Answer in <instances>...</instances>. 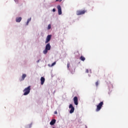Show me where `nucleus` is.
Returning <instances> with one entry per match:
<instances>
[{
	"label": "nucleus",
	"mask_w": 128,
	"mask_h": 128,
	"mask_svg": "<svg viewBox=\"0 0 128 128\" xmlns=\"http://www.w3.org/2000/svg\"><path fill=\"white\" fill-rule=\"evenodd\" d=\"M102 106H104V102H101L97 106L96 108V112H100V110L102 109Z\"/></svg>",
	"instance_id": "7ed1b4c3"
},
{
	"label": "nucleus",
	"mask_w": 128,
	"mask_h": 128,
	"mask_svg": "<svg viewBox=\"0 0 128 128\" xmlns=\"http://www.w3.org/2000/svg\"><path fill=\"white\" fill-rule=\"evenodd\" d=\"M86 72L87 74H88V69L86 70Z\"/></svg>",
	"instance_id": "6ab92c4d"
},
{
	"label": "nucleus",
	"mask_w": 128,
	"mask_h": 128,
	"mask_svg": "<svg viewBox=\"0 0 128 128\" xmlns=\"http://www.w3.org/2000/svg\"><path fill=\"white\" fill-rule=\"evenodd\" d=\"M26 78V74H23L22 76V78L20 80H24Z\"/></svg>",
	"instance_id": "f8f14e48"
},
{
	"label": "nucleus",
	"mask_w": 128,
	"mask_h": 128,
	"mask_svg": "<svg viewBox=\"0 0 128 128\" xmlns=\"http://www.w3.org/2000/svg\"><path fill=\"white\" fill-rule=\"evenodd\" d=\"M62 0H56V2H60Z\"/></svg>",
	"instance_id": "aec40b11"
},
{
	"label": "nucleus",
	"mask_w": 128,
	"mask_h": 128,
	"mask_svg": "<svg viewBox=\"0 0 128 128\" xmlns=\"http://www.w3.org/2000/svg\"><path fill=\"white\" fill-rule=\"evenodd\" d=\"M57 8L58 10V14L59 15L62 14V7L58 5L57 6Z\"/></svg>",
	"instance_id": "6e6552de"
},
{
	"label": "nucleus",
	"mask_w": 128,
	"mask_h": 128,
	"mask_svg": "<svg viewBox=\"0 0 128 128\" xmlns=\"http://www.w3.org/2000/svg\"><path fill=\"white\" fill-rule=\"evenodd\" d=\"M69 108H71L70 111V114H72L74 112V106H72V104H70Z\"/></svg>",
	"instance_id": "423d86ee"
},
{
	"label": "nucleus",
	"mask_w": 128,
	"mask_h": 128,
	"mask_svg": "<svg viewBox=\"0 0 128 128\" xmlns=\"http://www.w3.org/2000/svg\"><path fill=\"white\" fill-rule=\"evenodd\" d=\"M96 88H98V81H97L96 82Z\"/></svg>",
	"instance_id": "2eb2a0df"
},
{
	"label": "nucleus",
	"mask_w": 128,
	"mask_h": 128,
	"mask_svg": "<svg viewBox=\"0 0 128 128\" xmlns=\"http://www.w3.org/2000/svg\"><path fill=\"white\" fill-rule=\"evenodd\" d=\"M31 20H32V18H28V20H27V22H30V21Z\"/></svg>",
	"instance_id": "a211bd4d"
},
{
	"label": "nucleus",
	"mask_w": 128,
	"mask_h": 128,
	"mask_svg": "<svg viewBox=\"0 0 128 128\" xmlns=\"http://www.w3.org/2000/svg\"><path fill=\"white\" fill-rule=\"evenodd\" d=\"M54 114H58V112H56V111L55 112H54Z\"/></svg>",
	"instance_id": "5701e85b"
},
{
	"label": "nucleus",
	"mask_w": 128,
	"mask_h": 128,
	"mask_svg": "<svg viewBox=\"0 0 128 128\" xmlns=\"http://www.w3.org/2000/svg\"><path fill=\"white\" fill-rule=\"evenodd\" d=\"M52 38V35H48L46 37L45 44H48L50 40V39Z\"/></svg>",
	"instance_id": "0eeeda50"
},
{
	"label": "nucleus",
	"mask_w": 128,
	"mask_h": 128,
	"mask_svg": "<svg viewBox=\"0 0 128 128\" xmlns=\"http://www.w3.org/2000/svg\"><path fill=\"white\" fill-rule=\"evenodd\" d=\"M46 80V79L44 77H41L40 78V82H41V84L42 86L44 84V81Z\"/></svg>",
	"instance_id": "1a4fd4ad"
},
{
	"label": "nucleus",
	"mask_w": 128,
	"mask_h": 128,
	"mask_svg": "<svg viewBox=\"0 0 128 128\" xmlns=\"http://www.w3.org/2000/svg\"><path fill=\"white\" fill-rule=\"evenodd\" d=\"M50 28H52V26H51L50 24H49L48 25V30H50Z\"/></svg>",
	"instance_id": "4468645a"
},
{
	"label": "nucleus",
	"mask_w": 128,
	"mask_h": 128,
	"mask_svg": "<svg viewBox=\"0 0 128 128\" xmlns=\"http://www.w3.org/2000/svg\"><path fill=\"white\" fill-rule=\"evenodd\" d=\"M80 60L82 62H84V60H86V58H84V56H81L80 58Z\"/></svg>",
	"instance_id": "ddd939ff"
},
{
	"label": "nucleus",
	"mask_w": 128,
	"mask_h": 128,
	"mask_svg": "<svg viewBox=\"0 0 128 128\" xmlns=\"http://www.w3.org/2000/svg\"><path fill=\"white\" fill-rule=\"evenodd\" d=\"M56 64V62H53L52 65H51V66H54Z\"/></svg>",
	"instance_id": "dca6fc26"
},
{
	"label": "nucleus",
	"mask_w": 128,
	"mask_h": 128,
	"mask_svg": "<svg viewBox=\"0 0 128 128\" xmlns=\"http://www.w3.org/2000/svg\"><path fill=\"white\" fill-rule=\"evenodd\" d=\"M16 2V0H14Z\"/></svg>",
	"instance_id": "b1692460"
},
{
	"label": "nucleus",
	"mask_w": 128,
	"mask_h": 128,
	"mask_svg": "<svg viewBox=\"0 0 128 128\" xmlns=\"http://www.w3.org/2000/svg\"><path fill=\"white\" fill-rule=\"evenodd\" d=\"M52 12H56V9L55 8H53L52 9Z\"/></svg>",
	"instance_id": "412c9836"
},
{
	"label": "nucleus",
	"mask_w": 128,
	"mask_h": 128,
	"mask_svg": "<svg viewBox=\"0 0 128 128\" xmlns=\"http://www.w3.org/2000/svg\"><path fill=\"white\" fill-rule=\"evenodd\" d=\"M21 21H22V17L16 18V22H20Z\"/></svg>",
	"instance_id": "9b49d317"
},
{
	"label": "nucleus",
	"mask_w": 128,
	"mask_h": 128,
	"mask_svg": "<svg viewBox=\"0 0 128 128\" xmlns=\"http://www.w3.org/2000/svg\"><path fill=\"white\" fill-rule=\"evenodd\" d=\"M56 120L54 119L52 120L50 122V126H54V124H56Z\"/></svg>",
	"instance_id": "9d476101"
},
{
	"label": "nucleus",
	"mask_w": 128,
	"mask_h": 128,
	"mask_svg": "<svg viewBox=\"0 0 128 128\" xmlns=\"http://www.w3.org/2000/svg\"><path fill=\"white\" fill-rule=\"evenodd\" d=\"M24 96H28V94L30 92V86H28V87L25 88L23 90Z\"/></svg>",
	"instance_id": "f03ea898"
},
{
	"label": "nucleus",
	"mask_w": 128,
	"mask_h": 128,
	"mask_svg": "<svg viewBox=\"0 0 128 128\" xmlns=\"http://www.w3.org/2000/svg\"><path fill=\"white\" fill-rule=\"evenodd\" d=\"M30 22H28V21H27V22H26V26H28V23H29Z\"/></svg>",
	"instance_id": "4be33fe9"
},
{
	"label": "nucleus",
	"mask_w": 128,
	"mask_h": 128,
	"mask_svg": "<svg viewBox=\"0 0 128 128\" xmlns=\"http://www.w3.org/2000/svg\"><path fill=\"white\" fill-rule=\"evenodd\" d=\"M67 68H70V63H68L67 64Z\"/></svg>",
	"instance_id": "f3484780"
},
{
	"label": "nucleus",
	"mask_w": 128,
	"mask_h": 128,
	"mask_svg": "<svg viewBox=\"0 0 128 128\" xmlns=\"http://www.w3.org/2000/svg\"><path fill=\"white\" fill-rule=\"evenodd\" d=\"M40 62V60H38V62Z\"/></svg>",
	"instance_id": "393cba45"
},
{
	"label": "nucleus",
	"mask_w": 128,
	"mask_h": 128,
	"mask_svg": "<svg viewBox=\"0 0 128 128\" xmlns=\"http://www.w3.org/2000/svg\"><path fill=\"white\" fill-rule=\"evenodd\" d=\"M86 12V10H78L76 11V14L77 16H81L82 14H84Z\"/></svg>",
	"instance_id": "20e7f679"
},
{
	"label": "nucleus",
	"mask_w": 128,
	"mask_h": 128,
	"mask_svg": "<svg viewBox=\"0 0 128 128\" xmlns=\"http://www.w3.org/2000/svg\"><path fill=\"white\" fill-rule=\"evenodd\" d=\"M52 46L50 43L46 44L45 50L43 51V54H48V50H50Z\"/></svg>",
	"instance_id": "f257e3e1"
},
{
	"label": "nucleus",
	"mask_w": 128,
	"mask_h": 128,
	"mask_svg": "<svg viewBox=\"0 0 128 128\" xmlns=\"http://www.w3.org/2000/svg\"><path fill=\"white\" fill-rule=\"evenodd\" d=\"M73 100L76 106H78V96H74Z\"/></svg>",
	"instance_id": "39448f33"
}]
</instances>
